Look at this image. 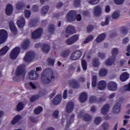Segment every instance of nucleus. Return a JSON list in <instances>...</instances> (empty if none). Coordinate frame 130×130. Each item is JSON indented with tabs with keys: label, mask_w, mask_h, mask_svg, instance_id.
Returning a JSON list of instances; mask_svg holds the SVG:
<instances>
[{
	"label": "nucleus",
	"mask_w": 130,
	"mask_h": 130,
	"mask_svg": "<svg viewBox=\"0 0 130 130\" xmlns=\"http://www.w3.org/2000/svg\"><path fill=\"white\" fill-rule=\"evenodd\" d=\"M54 78L53 71L51 69H46L42 74V81L46 84L50 83Z\"/></svg>",
	"instance_id": "obj_1"
},
{
	"label": "nucleus",
	"mask_w": 130,
	"mask_h": 130,
	"mask_svg": "<svg viewBox=\"0 0 130 130\" xmlns=\"http://www.w3.org/2000/svg\"><path fill=\"white\" fill-rule=\"evenodd\" d=\"M118 54V49L115 48L112 50V56H110L105 62L106 66H111L114 62L116 55Z\"/></svg>",
	"instance_id": "obj_2"
},
{
	"label": "nucleus",
	"mask_w": 130,
	"mask_h": 130,
	"mask_svg": "<svg viewBox=\"0 0 130 130\" xmlns=\"http://www.w3.org/2000/svg\"><path fill=\"white\" fill-rule=\"evenodd\" d=\"M20 50L21 49L19 47L14 48L10 53V58H11V59H16V58L18 57V55H19Z\"/></svg>",
	"instance_id": "obj_3"
},
{
	"label": "nucleus",
	"mask_w": 130,
	"mask_h": 130,
	"mask_svg": "<svg viewBox=\"0 0 130 130\" xmlns=\"http://www.w3.org/2000/svg\"><path fill=\"white\" fill-rule=\"evenodd\" d=\"M81 56H82V51L81 50H76L71 54L70 59L72 60H78Z\"/></svg>",
	"instance_id": "obj_4"
},
{
	"label": "nucleus",
	"mask_w": 130,
	"mask_h": 130,
	"mask_svg": "<svg viewBox=\"0 0 130 130\" xmlns=\"http://www.w3.org/2000/svg\"><path fill=\"white\" fill-rule=\"evenodd\" d=\"M76 16H77L76 11L71 10L68 12L66 18L70 22H73L76 20Z\"/></svg>",
	"instance_id": "obj_5"
},
{
	"label": "nucleus",
	"mask_w": 130,
	"mask_h": 130,
	"mask_svg": "<svg viewBox=\"0 0 130 130\" xmlns=\"http://www.w3.org/2000/svg\"><path fill=\"white\" fill-rule=\"evenodd\" d=\"M8 37V32L5 29L0 30V44H3Z\"/></svg>",
	"instance_id": "obj_6"
},
{
	"label": "nucleus",
	"mask_w": 130,
	"mask_h": 130,
	"mask_svg": "<svg viewBox=\"0 0 130 130\" xmlns=\"http://www.w3.org/2000/svg\"><path fill=\"white\" fill-rule=\"evenodd\" d=\"M107 88L109 91H116L117 90V83L114 81H110L108 84Z\"/></svg>",
	"instance_id": "obj_7"
},
{
	"label": "nucleus",
	"mask_w": 130,
	"mask_h": 130,
	"mask_svg": "<svg viewBox=\"0 0 130 130\" xmlns=\"http://www.w3.org/2000/svg\"><path fill=\"white\" fill-rule=\"evenodd\" d=\"M42 32L43 30L42 28H38L32 33V38H33L34 39H37L38 38H40V37H41Z\"/></svg>",
	"instance_id": "obj_8"
},
{
	"label": "nucleus",
	"mask_w": 130,
	"mask_h": 130,
	"mask_svg": "<svg viewBox=\"0 0 130 130\" xmlns=\"http://www.w3.org/2000/svg\"><path fill=\"white\" fill-rule=\"evenodd\" d=\"M42 32L43 30L42 28H38L32 33V38H33L34 39H37L38 38H40V37H41Z\"/></svg>",
	"instance_id": "obj_9"
},
{
	"label": "nucleus",
	"mask_w": 130,
	"mask_h": 130,
	"mask_svg": "<svg viewBox=\"0 0 130 130\" xmlns=\"http://www.w3.org/2000/svg\"><path fill=\"white\" fill-rule=\"evenodd\" d=\"M34 53L28 52L25 54V56L24 57V60L26 62L32 61V60L34 59Z\"/></svg>",
	"instance_id": "obj_10"
},
{
	"label": "nucleus",
	"mask_w": 130,
	"mask_h": 130,
	"mask_svg": "<svg viewBox=\"0 0 130 130\" xmlns=\"http://www.w3.org/2000/svg\"><path fill=\"white\" fill-rule=\"evenodd\" d=\"M25 74V66H19L16 70V75L20 76V75H24Z\"/></svg>",
	"instance_id": "obj_11"
},
{
	"label": "nucleus",
	"mask_w": 130,
	"mask_h": 130,
	"mask_svg": "<svg viewBox=\"0 0 130 130\" xmlns=\"http://www.w3.org/2000/svg\"><path fill=\"white\" fill-rule=\"evenodd\" d=\"M102 13V8L100 6H96L93 9V15L96 17L99 16Z\"/></svg>",
	"instance_id": "obj_12"
},
{
	"label": "nucleus",
	"mask_w": 130,
	"mask_h": 130,
	"mask_svg": "<svg viewBox=\"0 0 130 130\" xmlns=\"http://www.w3.org/2000/svg\"><path fill=\"white\" fill-rule=\"evenodd\" d=\"M17 25L19 28H22V27L25 26V19L21 17H18L17 21Z\"/></svg>",
	"instance_id": "obj_13"
},
{
	"label": "nucleus",
	"mask_w": 130,
	"mask_h": 130,
	"mask_svg": "<svg viewBox=\"0 0 130 130\" xmlns=\"http://www.w3.org/2000/svg\"><path fill=\"white\" fill-rule=\"evenodd\" d=\"M106 81L104 80L99 81L98 84V89H99V90H105V88H106Z\"/></svg>",
	"instance_id": "obj_14"
},
{
	"label": "nucleus",
	"mask_w": 130,
	"mask_h": 130,
	"mask_svg": "<svg viewBox=\"0 0 130 130\" xmlns=\"http://www.w3.org/2000/svg\"><path fill=\"white\" fill-rule=\"evenodd\" d=\"M129 78V74L127 72H124L120 76V80L122 82H125Z\"/></svg>",
	"instance_id": "obj_15"
},
{
	"label": "nucleus",
	"mask_w": 130,
	"mask_h": 130,
	"mask_svg": "<svg viewBox=\"0 0 130 130\" xmlns=\"http://www.w3.org/2000/svg\"><path fill=\"white\" fill-rule=\"evenodd\" d=\"M28 76L30 80H36L38 78V74L36 71H31L28 73Z\"/></svg>",
	"instance_id": "obj_16"
},
{
	"label": "nucleus",
	"mask_w": 130,
	"mask_h": 130,
	"mask_svg": "<svg viewBox=\"0 0 130 130\" xmlns=\"http://www.w3.org/2000/svg\"><path fill=\"white\" fill-rule=\"evenodd\" d=\"M66 34L72 35L75 33V27L72 25H69L66 28Z\"/></svg>",
	"instance_id": "obj_17"
},
{
	"label": "nucleus",
	"mask_w": 130,
	"mask_h": 130,
	"mask_svg": "<svg viewBox=\"0 0 130 130\" xmlns=\"http://www.w3.org/2000/svg\"><path fill=\"white\" fill-rule=\"evenodd\" d=\"M74 104L73 102H70L68 105L66 106V110L67 112H72L74 110Z\"/></svg>",
	"instance_id": "obj_18"
},
{
	"label": "nucleus",
	"mask_w": 130,
	"mask_h": 130,
	"mask_svg": "<svg viewBox=\"0 0 130 130\" xmlns=\"http://www.w3.org/2000/svg\"><path fill=\"white\" fill-rule=\"evenodd\" d=\"M5 12L7 16H11L13 14V6L10 4L7 5Z\"/></svg>",
	"instance_id": "obj_19"
},
{
	"label": "nucleus",
	"mask_w": 130,
	"mask_h": 130,
	"mask_svg": "<svg viewBox=\"0 0 130 130\" xmlns=\"http://www.w3.org/2000/svg\"><path fill=\"white\" fill-rule=\"evenodd\" d=\"M120 107H121V105L120 103H117L116 104L113 108V112L114 113H115L117 114V113H119L120 111Z\"/></svg>",
	"instance_id": "obj_20"
},
{
	"label": "nucleus",
	"mask_w": 130,
	"mask_h": 130,
	"mask_svg": "<svg viewBox=\"0 0 130 130\" xmlns=\"http://www.w3.org/2000/svg\"><path fill=\"white\" fill-rule=\"evenodd\" d=\"M60 102H61V95H56L53 100V103L55 105H58V104H59Z\"/></svg>",
	"instance_id": "obj_21"
},
{
	"label": "nucleus",
	"mask_w": 130,
	"mask_h": 130,
	"mask_svg": "<svg viewBox=\"0 0 130 130\" xmlns=\"http://www.w3.org/2000/svg\"><path fill=\"white\" fill-rule=\"evenodd\" d=\"M87 97L88 95H87V93H86V92H82L79 97V100L80 102H85L87 101Z\"/></svg>",
	"instance_id": "obj_22"
},
{
	"label": "nucleus",
	"mask_w": 130,
	"mask_h": 130,
	"mask_svg": "<svg viewBox=\"0 0 130 130\" xmlns=\"http://www.w3.org/2000/svg\"><path fill=\"white\" fill-rule=\"evenodd\" d=\"M106 37V35L105 34H102L100 35L96 39V42L98 43H100V42H102L104 39H105Z\"/></svg>",
	"instance_id": "obj_23"
},
{
	"label": "nucleus",
	"mask_w": 130,
	"mask_h": 130,
	"mask_svg": "<svg viewBox=\"0 0 130 130\" xmlns=\"http://www.w3.org/2000/svg\"><path fill=\"white\" fill-rule=\"evenodd\" d=\"M69 85L73 88H78L79 87V83H78V81L75 79L70 81L69 82Z\"/></svg>",
	"instance_id": "obj_24"
},
{
	"label": "nucleus",
	"mask_w": 130,
	"mask_h": 130,
	"mask_svg": "<svg viewBox=\"0 0 130 130\" xmlns=\"http://www.w3.org/2000/svg\"><path fill=\"white\" fill-rule=\"evenodd\" d=\"M110 107L109 105H105L102 109L101 113L102 114H107L109 111Z\"/></svg>",
	"instance_id": "obj_25"
},
{
	"label": "nucleus",
	"mask_w": 130,
	"mask_h": 130,
	"mask_svg": "<svg viewBox=\"0 0 130 130\" xmlns=\"http://www.w3.org/2000/svg\"><path fill=\"white\" fill-rule=\"evenodd\" d=\"M49 11V6H45L42 8L41 9V13L44 16L46 15L48 11Z\"/></svg>",
	"instance_id": "obj_26"
},
{
	"label": "nucleus",
	"mask_w": 130,
	"mask_h": 130,
	"mask_svg": "<svg viewBox=\"0 0 130 130\" xmlns=\"http://www.w3.org/2000/svg\"><path fill=\"white\" fill-rule=\"evenodd\" d=\"M70 53H71V51H70V50H65L61 52V56L62 57H68V56H69V55H70Z\"/></svg>",
	"instance_id": "obj_27"
},
{
	"label": "nucleus",
	"mask_w": 130,
	"mask_h": 130,
	"mask_svg": "<svg viewBox=\"0 0 130 130\" xmlns=\"http://www.w3.org/2000/svg\"><path fill=\"white\" fill-rule=\"evenodd\" d=\"M9 25L11 32H12V33H17V28L15 26V24L13 22H10Z\"/></svg>",
	"instance_id": "obj_28"
},
{
	"label": "nucleus",
	"mask_w": 130,
	"mask_h": 130,
	"mask_svg": "<svg viewBox=\"0 0 130 130\" xmlns=\"http://www.w3.org/2000/svg\"><path fill=\"white\" fill-rule=\"evenodd\" d=\"M99 75L101 77H105L107 75V70L104 68L101 69L99 71Z\"/></svg>",
	"instance_id": "obj_29"
},
{
	"label": "nucleus",
	"mask_w": 130,
	"mask_h": 130,
	"mask_svg": "<svg viewBox=\"0 0 130 130\" xmlns=\"http://www.w3.org/2000/svg\"><path fill=\"white\" fill-rule=\"evenodd\" d=\"M9 51V47L5 46L1 50H0V55H5Z\"/></svg>",
	"instance_id": "obj_30"
},
{
	"label": "nucleus",
	"mask_w": 130,
	"mask_h": 130,
	"mask_svg": "<svg viewBox=\"0 0 130 130\" xmlns=\"http://www.w3.org/2000/svg\"><path fill=\"white\" fill-rule=\"evenodd\" d=\"M29 43L30 42L29 41V40H25L22 45V48H23V49H26V48H28V47H29Z\"/></svg>",
	"instance_id": "obj_31"
},
{
	"label": "nucleus",
	"mask_w": 130,
	"mask_h": 130,
	"mask_svg": "<svg viewBox=\"0 0 130 130\" xmlns=\"http://www.w3.org/2000/svg\"><path fill=\"white\" fill-rule=\"evenodd\" d=\"M42 50L45 53H47L49 51V46L48 45H44L42 48Z\"/></svg>",
	"instance_id": "obj_32"
},
{
	"label": "nucleus",
	"mask_w": 130,
	"mask_h": 130,
	"mask_svg": "<svg viewBox=\"0 0 130 130\" xmlns=\"http://www.w3.org/2000/svg\"><path fill=\"white\" fill-rule=\"evenodd\" d=\"M97 76L94 75L92 77V87H96L97 86Z\"/></svg>",
	"instance_id": "obj_33"
},
{
	"label": "nucleus",
	"mask_w": 130,
	"mask_h": 130,
	"mask_svg": "<svg viewBox=\"0 0 130 130\" xmlns=\"http://www.w3.org/2000/svg\"><path fill=\"white\" fill-rule=\"evenodd\" d=\"M20 119H21V116L18 115L12 120L11 123L12 124H16V123L18 122Z\"/></svg>",
	"instance_id": "obj_34"
},
{
	"label": "nucleus",
	"mask_w": 130,
	"mask_h": 130,
	"mask_svg": "<svg viewBox=\"0 0 130 130\" xmlns=\"http://www.w3.org/2000/svg\"><path fill=\"white\" fill-rule=\"evenodd\" d=\"M92 65L95 68H98L100 66V62L98 60V59L94 58L92 61Z\"/></svg>",
	"instance_id": "obj_35"
},
{
	"label": "nucleus",
	"mask_w": 130,
	"mask_h": 130,
	"mask_svg": "<svg viewBox=\"0 0 130 130\" xmlns=\"http://www.w3.org/2000/svg\"><path fill=\"white\" fill-rule=\"evenodd\" d=\"M102 122V118L100 117H97L94 119V123L95 124L99 125Z\"/></svg>",
	"instance_id": "obj_36"
},
{
	"label": "nucleus",
	"mask_w": 130,
	"mask_h": 130,
	"mask_svg": "<svg viewBox=\"0 0 130 130\" xmlns=\"http://www.w3.org/2000/svg\"><path fill=\"white\" fill-rule=\"evenodd\" d=\"M24 109V104L23 103H19L17 106V111H21V110H23Z\"/></svg>",
	"instance_id": "obj_37"
},
{
	"label": "nucleus",
	"mask_w": 130,
	"mask_h": 130,
	"mask_svg": "<svg viewBox=\"0 0 130 130\" xmlns=\"http://www.w3.org/2000/svg\"><path fill=\"white\" fill-rule=\"evenodd\" d=\"M119 16H120V14H119V12L115 11L113 13L112 18L113 19L115 20L116 19H118V18H119Z\"/></svg>",
	"instance_id": "obj_38"
},
{
	"label": "nucleus",
	"mask_w": 130,
	"mask_h": 130,
	"mask_svg": "<svg viewBox=\"0 0 130 130\" xmlns=\"http://www.w3.org/2000/svg\"><path fill=\"white\" fill-rule=\"evenodd\" d=\"M43 109L41 107H39L35 109L34 113L35 114H39L41 112H42Z\"/></svg>",
	"instance_id": "obj_39"
},
{
	"label": "nucleus",
	"mask_w": 130,
	"mask_h": 130,
	"mask_svg": "<svg viewBox=\"0 0 130 130\" xmlns=\"http://www.w3.org/2000/svg\"><path fill=\"white\" fill-rule=\"evenodd\" d=\"M48 31L50 34H52L54 32V26L53 25H50L48 28Z\"/></svg>",
	"instance_id": "obj_40"
},
{
	"label": "nucleus",
	"mask_w": 130,
	"mask_h": 130,
	"mask_svg": "<svg viewBox=\"0 0 130 130\" xmlns=\"http://www.w3.org/2000/svg\"><path fill=\"white\" fill-rule=\"evenodd\" d=\"M80 37V35H75L71 37V39H72V41L75 43V42H76V41H78L79 40V38Z\"/></svg>",
	"instance_id": "obj_41"
},
{
	"label": "nucleus",
	"mask_w": 130,
	"mask_h": 130,
	"mask_svg": "<svg viewBox=\"0 0 130 130\" xmlns=\"http://www.w3.org/2000/svg\"><path fill=\"white\" fill-rule=\"evenodd\" d=\"M82 67L83 71H86V70H87V62L85 60H82Z\"/></svg>",
	"instance_id": "obj_42"
},
{
	"label": "nucleus",
	"mask_w": 130,
	"mask_h": 130,
	"mask_svg": "<svg viewBox=\"0 0 130 130\" xmlns=\"http://www.w3.org/2000/svg\"><path fill=\"white\" fill-rule=\"evenodd\" d=\"M23 7H24V4H23V3H18L16 5V9L17 10H21L22 9H23Z\"/></svg>",
	"instance_id": "obj_43"
},
{
	"label": "nucleus",
	"mask_w": 130,
	"mask_h": 130,
	"mask_svg": "<svg viewBox=\"0 0 130 130\" xmlns=\"http://www.w3.org/2000/svg\"><path fill=\"white\" fill-rule=\"evenodd\" d=\"M54 59L53 58H49L48 59V62L49 66H53L54 64Z\"/></svg>",
	"instance_id": "obj_44"
},
{
	"label": "nucleus",
	"mask_w": 130,
	"mask_h": 130,
	"mask_svg": "<svg viewBox=\"0 0 130 130\" xmlns=\"http://www.w3.org/2000/svg\"><path fill=\"white\" fill-rule=\"evenodd\" d=\"M102 127L104 129H108L109 128V124L107 122H105L102 124Z\"/></svg>",
	"instance_id": "obj_45"
},
{
	"label": "nucleus",
	"mask_w": 130,
	"mask_h": 130,
	"mask_svg": "<svg viewBox=\"0 0 130 130\" xmlns=\"http://www.w3.org/2000/svg\"><path fill=\"white\" fill-rule=\"evenodd\" d=\"M89 4L91 5H97L99 3V0H87Z\"/></svg>",
	"instance_id": "obj_46"
},
{
	"label": "nucleus",
	"mask_w": 130,
	"mask_h": 130,
	"mask_svg": "<svg viewBox=\"0 0 130 130\" xmlns=\"http://www.w3.org/2000/svg\"><path fill=\"white\" fill-rule=\"evenodd\" d=\"M39 98V96L38 95H33L30 98V100L31 102H34V101H36V100H37V99H38Z\"/></svg>",
	"instance_id": "obj_47"
},
{
	"label": "nucleus",
	"mask_w": 130,
	"mask_h": 130,
	"mask_svg": "<svg viewBox=\"0 0 130 130\" xmlns=\"http://www.w3.org/2000/svg\"><path fill=\"white\" fill-rule=\"evenodd\" d=\"M66 43L68 45H72V44H74L75 43L71 38L70 39L67 40Z\"/></svg>",
	"instance_id": "obj_48"
},
{
	"label": "nucleus",
	"mask_w": 130,
	"mask_h": 130,
	"mask_svg": "<svg viewBox=\"0 0 130 130\" xmlns=\"http://www.w3.org/2000/svg\"><path fill=\"white\" fill-rule=\"evenodd\" d=\"M83 118L85 121H90L91 120V117L89 115L84 116Z\"/></svg>",
	"instance_id": "obj_49"
},
{
	"label": "nucleus",
	"mask_w": 130,
	"mask_h": 130,
	"mask_svg": "<svg viewBox=\"0 0 130 130\" xmlns=\"http://www.w3.org/2000/svg\"><path fill=\"white\" fill-rule=\"evenodd\" d=\"M98 55L99 57H100L102 59H103V58H105V54H104V53L99 52L98 53Z\"/></svg>",
	"instance_id": "obj_50"
},
{
	"label": "nucleus",
	"mask_w": 130,
	"mask_h": 130,
	"mask_svg": "<svg viewBox=\"0 0 130 130\" xmlns=\"http://www.w3.org/2000/svg\"><path fill=\"white\" fill-rule=\"evenodd\" d=\"M31 15V12L28 10H26L24 12V16L25 18H29L30 17V15Z\"/></svg>",
	"instance_id": "obj_51"
},
{
	"label": "nucleus",
	"mask_w": 130,
	"mask_h": 130,
	"mask_svg": "<svg viewBox=\"0 0 130 130\" xmlns=\"http://www.w3.org/2000/svg\"><path fill=\"white\" fill-rule=\"evenodd\" d=\"M89 101L91 103H95V102L97 101V99H96V98H95V96H91L89 99Z\"/></svg>",
	"instance_id": "obj_52"
},
{
	"label": "nucleus",
	"mask_w": 130,
	"mask_h": 130,
	"mask_svg": "<svg viewBox=\"0 0 130 130\" xmlns=\"http://www.w3.org/2000/svg\"><path fill=\"white\" fill-rule=\"evenodd\" d=\"M114 2L116 5H122L124 0H114Z\"/></svg>",
	"instance_id": "obj_53"
},
{
	"label": "nucleus",
	"mask_w": 130,
	"mask_h": 130,
	"mask_svg": "<svg viewBox=\"0 0 130 130\" xmlns=\"http://www.w3.org/2000/svg\"><path fill=\"white\" fill-rule=\"evenodd\" d=\"M75 7H79L81 5V0H75L74 2Z\"/></svg>",
	"instance_id": "obj_54"
},
{
	"label": "nucleus",
	"mask_w": 130,
	"mask_h": 130,
	"mask_svg": "<svg viewBox=\"0 0 130 130\" xmlns=\"http://www.w3.org/2000/svg\"><path fill=\"white\" fill-rule=\"evenodd\" d=\"M74 117H75V115H72L70 117V121L67 122L68 124H71L72 122H74Z\"/></svg>",
	"instance_id": "obj_55"
},
{
	"label": "nucleus",
	"mask_w": 130,
	"mask_h": 130,
	"mask_svg": "<svg viewBox=\"0 0 130 130\" xmlns=\"http://www.w3.org/2000/svg\"><path fill=\"white\" fill-rule=\"evenodd\" d=\"M108 23H109V21H108V18H107L105 20V22L102 23V26H105L106 25H108Z\"/></svg>",
	"instance_id": "obj_56"
},
{
	"label": "nucleus",
	"mask_w": 130,
	"mask_h": 130,
	"mask_svg": "<svg viewBox=\"0 0 130 130\" xmlns=\"http://www.w3.org/2000/svg\"><path fill=\"white\" fill-rule=\"evenodd\" d=\"M67 96H68V90H65L63 93V98L64 99H67Z\"/></svg>",
	"instance_id": "obj_57"
},
{
	"label": "nucleus",
	"mask_w": 130,
	"mask_h": 130,
	"mask_svg": "<svg viewBox=\"0 0 130 130\" xmlns=\"http://www.w3.org/2000/svg\"><path fill=\"white\" fill-rule=\"evenodd\" d=\"M93 30V26L89 25L87 27V32H91Z\"/></svg>",
	"instance_id": "obj_58"
},
{
	"label": "nucleus",
	"mask_w": 130,
	"mask_h": 130,
	"mask_svg": "<svg viewBox=\"0 0 130 130\" xmlns=\"http://www.w3.org/2000/svg\"><path fill=\"white\" fill-rule=\"evenodd\" d=\"M128 41H129L128 38H125L123 40V44H126V43H128Z\"/></svg>",
	"instance_id": "obj_59"
},
{
	"label": "nucleus",
	"mask_w": 130,
	"mask_h": 130,
	"mask_svg": "<svg viewBox=\"0 0 130 130\" xmlns=\"http://www.w3.org/2000/svg\"><path fill=\"white\" fill-rule=\"evenodd\" d=\"M76 69V63H73L70 66V70H75Z\"/></svg>",
	"instance_id": "obj_60"
},
{
	"label": "nucleus",
	"mask_w": 130,
	"mask_h": 130,
	"mask_svg": "<svg viewBox=\"0 0 130 130\" xmlns=\"http://www.w3.org/2000/svg\"><path fill=\"white\" fill-rule=\"evenodd\" d=\"M32 11H34V12H38V6L35 5L32 7Z\"/></svg>",
	"instance_id": "obj_61"
},
{
	"label": "nucleus",
	"mask_w": 130,
	"mask_h": 130,
	"mask_svg": "<svg viewBox=\"0 0 130 130\" xmlns=\"http://www.w3.org/2000/svg\"><path fill=\"white\" fill-rule=\"evenodd\" d=\"M75 19H76L77 21H81V20H82V16L81 15L78 14L77 16H76Z\"/></svg>",
	"instance_id": "obj_62"
},
{
	"label": "nucleus",
	"mask_w": 130,
	"mask_h": 130,
	"mask_svg": "<svg viewBox=\"0 0 130 130\" xmlns=\"http://www.w3.org/2000/svg\"><path fill=\"white\" fill-rule=\"evenodd\" d=\"M105 11L106 13H109L110 12V7L109 6H107L105 8Z\"/></svg>",
	"instance_id": "obj_63"
},
{
	"label": "nucleus",
	"mask_w": 130,
	"mask_h": 130,
	"mask_svg": "<svg viewBox=\"0 0 130 130\" xmlns=\"http://www.w3.org/2000/svg\"><path fill=\"white\" fill-rule=\"evenodd\" d=\"M86 39H87L89 41V42H91V41H92V40H93V37L92 35H90L87 37Z\"/></svg>",
	"instance_id": "obj_64"
}]
</instances>
